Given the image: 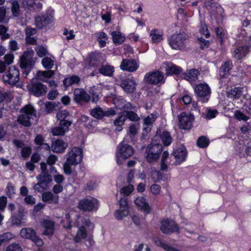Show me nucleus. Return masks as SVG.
Instances as JSON below:
<instances>
[{
	"label": "nucleus",
	"mask_w": 251,
	"mask_h": 251,
	"mask_svg": "<svg viewBox=\"0 0 251 251\" xmlns=\"http://www.w3.org/2000/svg\"><path fill=\"white\" fill-rule=\"evenodd\" d=\"M187 155V151L183 146L175 150L169 157L167 151H164L161 156V170L167 171L168 166L167 163L173 165H177L185 160Z\"/></svg>",
	"instance_id": "f257e3e1"
},
{
	"label": "nucleus",
	"mask_w": 251,
	"mask_h": 251,
	"mask_svg": "<svg viewBox=\"0 0 251 251\" xmlns=\"http://www.w3.org/2000/svg\"><path fill=\"white\" fill-rule=\"evenodd\" d=\"M20 113L17 121L23 126L29 127L36 121V111L31 104L24 106L20 109Z\"/></svg>",
	"instance_id": "f03ea898"
},
{
	"label": "nucleus",
	"mask_w": 251,
	"mask_h": 251,
	"mask_svg": "<svg viewBox=\"0 0 251 251\" xmlns=\"http://www.w3.org/2000/svg\"><path fill=\"white\" fill-rule=\"evenodd\" d=\"M162 146L159 143L151 142L146 148L145 158L150 163H155L157 161L162 151Z\"/></svg>",
	"instance_id": "7ed1b4c3"
},
{
	"label": "nucleus",
	"mask_w": 251,
	"mask_h": 251,
	"mask_svg": "<svg viewBox=\"0 0 251 251\" xmlns=\"http://www.w3.org/2000/svg\"><path fill=\"white\" fill-rule=\"evenodd\" d=\"M186 41V35L183 33L174 34L168 39L171 47L173 49L176 50L184 49Z\"/></svg>",
	"instance_id": "20e7f679"
},
{
	"label": "nucleus",
	"mask_w": 251,
	"mask_h": 251,
	"mask_svg": "<svg viewBox=\"0 0 251 251\" xmlns=\"http://www.w3.org/2000/svg\"><path fill=\"white\" fill-rule=\"evenodd\" d=\"M144 80L151 84L161 85L165 82L164 75L159 71L149 72L145 75Z\"/></svg>",
	"instance_id": "39448f33"
},
{
	"label": "nucleus",
	"mask_w": 251,
	"mask_h": 251,
	"mask_svg": "<svg viewBox=\"0 0 251 251\" xmlns=\"http://www.w3.org/2000/svg\"><path fill=\"white\" fill-rule=\"evenodd\" d=\"M3 79L5 83L15 85L20 80V72L15 66L9 68L8 70L3 75Z\"/></svg>",
	"instance_id": "423d86ee"
},
{
	"label": "nucleus",
	"mask_w": 251,
	"mask_h": 251,
	"mask_svg": "<svg viewBox=\"0 0 251 251\" xmlns=\"http://www.w3.org/2000/svg\"><path fill=\"white\" fill-rule=\"evenodd\" d=\"M134 153L133 148L123 143H120L118 147L117 153L116 154L117 161L120 164V158L126 159L130 157Z\"/></svg>",
	"instance_id": "0eeeda50"
},
{
	"label": "nucleus",
	"mask_w": 251,
	"mask_h": 251,
	"mask_svg": "<svg viewBox=\"0 0 251 251\" xmlns=\"http://www.w3.org/2000/svg\"><path fill=\"white\" fill-rule=\"evenodd\" d=\"M34 55V50L31 49H27L24 51L20 58V67H33L35 61V58L33 57Z\"/></svg>",
	"instance_id": "6e6552de"
},
{
	"label": "nucleus",
	"mask_w": 251,
	"mask_h": 251,
	"mask_svg": "<svg viewBox=\"0 0 251 251\" xmlns=\"http://www.w3.org/2000/svg\"><path fill=\"white\" fill-rule=\"evenodd\" d=\"M98 201L94 198H89L81 200L79 201L78 207L84 211L96 210L98 208Z\"/></svg>",
	"instance_id": "1a4fd4ad"
},
{
	"label": "nucleus",
	"mask_w": 251,
	"mask_h": 251,
	"mask_svg": "<svg viewBox=\"0 0 251 251\" xmlns=\"http://www.w3.org/2000/svg\"><path fill=\"white\" fill-rule=\"evenodd\" d=\"M20 235L22 238L30 239L38 247H41L43 245L42 240L37 236L35 230L31 228H22Z\"/></svg>",
	"instance_id": "9d476101"
},
{
	"label": "nucleus",
	"mask_w": 251,
	"mask_h": 251,
	"mask_svg": "<svg viewBox=\"0 0 251 251\" xmlns=\"http://www.w3.org/2000/svg\"><path fill=\"white\" fill-rule=\"evenodd\" d=\"M178 126L180 128L183 129H190L192 126V123L194 120V116L186 112H182L178 116Z\"/></svg>",
	"instance_id": "9b49d317"
},
{
	"label": "nucleus",
	"mask_w": 251,
	"mask_h": 251,
	"mask_svg": "<svg viewBox=\"0 0 251 251\" xmlns=\"http://www.w3.org/2000/svg\"><path fill=\"white\" fill-rule=\"evenodd\" d=\"M27 88L32 95L37 97L45 95L48 91L47 87L39 82H33L28 85Z\"/></svg>",
	"instance_id": "f8f14e48"
},
{
	"label": "nucleus",
	"mask_w": 251,
	"mask_h": 251,
	"mask_svg": "<svg viewBox=\"0 0 251 251\" xmlns=\"http://www.w3.org/2000/svg\"><path fill=\"white\" fill-rule=\"evenodd\" d=\"M38 183L34 186V189L41 192L46 189L48 185L52 180L51 176L48 174H40L37 176Z\"/></svg>",
	"instance_id": "ddd939ff"
},
{
	"label": "nucleus",
	"mask_w": 251,
	"mask_h": 251,
	"mask_svg": "<svg viewBox=\"0 0 251 251\" xmlns=\"http://www.w3.org/2000/svg\"><path fill=\"white\" fill-rule=\"evenodd\" d=\"M66 160L69 163L78 164L82 158V149L78 147L73 148L66 155Z\"/></svg>",
	"instance_id": "4468645a"
},
{
	"label": "nucleus",
	"mask_w": 251,
	"mask_h": 251,
	"mask_svg": "<svg viewBox=\"0 0 251 251\" xmlns=\"http://www.w3.org/2000/svg\"><path fill=\"white\" fill-rule=\"evenodd\" d=\"M161 231L164 234H171L173 232L180 233L178 225L174 221L168 219L162 221L160 226Z\"/></svg>",
	"instance_id": "2eb2a0df"
},
{
	"label": "nucleus",
	"mask_w": 251,
	"mask_h": 251,
	"mask_svg": "<svg viewBox=\"0 0 251 251\" xmlns=\"http://www.w3.org/2000/svg\"><path fill=\"white\" fill-rule=\"evenodd\" d=\"M119 209L116 210L114 216L116 219L122 220L124 217L127 216L129 213L128 206L127 202V198H122L118 201Z\"/></svg>",
	"instance_id": "dca6fc26"
},
{
	"label": "nucleus",
	"mask_w": 251,
	"mask_h": 251,
	"mask_svg": "<svg viewBox=\"0 0 251 251\" xmlns=\"http://www.w3.org/2000/svg\"><path fill=\"white\" fill-rule=\"evenodd\" d=\"M115 111L112 109L103 110L102 108L97 106L90 111L91 115L95 119H101L104 117H109L115 115Z\"/></svg>",
	"instance_id": "f3484780"
},
{
	"label": "nucleus",
	"mask_w": 251,
	"mask_h": 251,
	"mask_svg": "<svg viewBox=\"0 0 251 251\" xmlns=\"http://www.w3.org/2000/svg\"><path fill=\"white\" fill-rule=\"evenodd\" d=\"M74 96L75 101L79 104L87 103L90 100V95L82 89H75L74 92Z\"/></svg>",
	"instance_id": "a211bd4d"
},
{
	"label": "nucleus",
	"mask_w": 251,
	"mask_h": 251,
	"mask_svg": "<svg viewBox=\"0 0 251 251\" xmlns=\"http://www.w3.org/2000/svg\"><path fill=\"white\" fill-rule=\"evenodd\" d=\"M120 67L123 71L134 72L138 69L139 65L134 59H125L122 61Z\"/></svg>",
	"instance_id": "6ab92c4d"
},
{
	"label": "nucleus",
	"mask_w": 251,
	"mask_h": 251,
	"mask_svg": "<svg viewBox=\"0 0 251 251\" xmlns=\"http://www.w3.org/2000/svg\"><path fill=\"white\" fill-rule=\"evenodd\" d=\"M136 85V83L133 77L123 79L121 83V86L125 92L128 93H131L134 92Z\"/></svg>",
	"instance_id": "aec40b11"
},
{
	"label": "nucleus",
	"mask_w": 251,
	"mask_h": 251,
	"mask_svg": "<svg viewBox=\"0 0 251 251\" xmlns=\"http://www.w3.org/2000/svg\"><path fill=\"white\" fill-rule=\"evenodd\" d=\"M195 92L200 97H206L210 93V88L206 83H200L195 87Z\"/></svg>",
	"instance_id": "412c9836"
},
{
	"label": "nucleus",
	"mask_w": 251,
	"mask_h": 251,
	"mask_svg": "<svg viewBox=\"0 0 251 251\" xmlns=\"http://www.w3.org/2000/svg\"><path fill=\"white\" fill-rule=\"evenodd\" d=\"M42 226L45 229L43 232L44 235L51 236L53 234L54 230V222L51 220H44L41 224Z\"/></svg>",
	"instance_id": "4be33fe9"
},
{
	"label": "nucleus",
	"mask_w": 251,
	"mask_h": 251,
	"mask_svg": "<svg viewBox=\"0 0 251 251\" xmlns=\"http://www.w3.org/2000/svg\"><path fill=\"white\" fill-rule=\"evenodd\" d=\"M233 67L232 62L230 60H227L223 63L220 69L219 75L221 78L226 77Z\"/></svg>",
	"instance_id": "5701e85b"
},
{
	"label": "nucleus",
	"mask_w": 251,
	"mask_h": 251,
	"mask_svg": "<svg viewBox=\"0 0 251 251\" xmlns=\"http://www.w3.org/2000/svg\"><path fill=\"white\" fill-rule=\"evenodd\" d=\"M50 23V18L48 15H39L35 18V24L37 27L40 29Z\"/></svg>",
	"instance_id": "b1692460"
},
{
	"label": "nucleus",
	"mask_w": 251,
	"mask_h": 251,
	"mask_svg": "<svg viewBox=\"0 0 251 251\" xmlns=\"http://www.w3.org/2000/svg\"><path fill=\"white\" fill-rule=\"evenodd\" d=\"M70 126H69V123L63 122L61 124H59L58 126L52 129V134L54 136L63 135L68 130Z\"/></svg>",
	"instance_id": "393cba45"
},
{
	"label": "nucleus",
	"mask_w": 251,
	"mask_h": 251,
	"mask_svg": "<svg viewBox=\"0 0 251 251\" xmlns=\"http://www.w3.org/2000/svg\"><path fill=\"white\" fill-rule=\"evenodd\" d=\"M165 65V69L167 75H178L182 71V69L180 67L173 63H166Z\"/></svg>",
	"instance_id": "a878e982"
},
{
	"label": "nucleus",
	"mask_w": 251,
	"mask_h": 251,
	"mask_svg": "<svg viewBox=\"0 0 251 251\" xmlns=\"http://www.w3.org/2000/svg\"><path fill=\"white\" fill-rule=\"evenodd\" d=\"M200 75V71L198 69H192L187 71L184 74V78L192 83L198 79Z\"/></svg>",
	"instance_id": "bb28decb"
},
{
	"label": "nucleus",
	"mask_w": 251,
	"mask_h": 251,
	"mask_svg": "<svg viewBox=\"0 0 251 251\" xmlns=\"http://www.w3.org/2000/svg\"><path fill=\"white\" fill-rule=\"evenodd\" d=\"M136 206L140 210L149 213L150 207L146 199L143 197H138L134 201Z\"/></svg>",
	"instance_id": "cd10ccee"
},
{
	"label": "nucleus",
	"mask_w": 251,
	"mask_h": 251,
	"mask_svg": "<svg viewBox=\"0 0 251 251\" xmlns=\"http://www.w3.org/2000/svg\"><path fill=\"white\" fill-rule=\"evenodd\" d=\"M67 147V143L61 140H57L52 143L51 148L53 152L61 153L64 152Z\"/></svg>",
	"instance_id": "c85d7f7f"
},
{
	"label": "nucleus",
	"mask_w": 251,
	"mask_h": 251,
	"mask_svg": "<svg viewBox=\"0 0 251 251\" xmlns=\"http://www.w3.org/2000/svg\"><path fill=\"white\" fill-rule=\"evenodd\" d=\"M248 51V46L245 45L239 47L234 50V56L237 59H241L246 55Z\"/></svg>",
	"instance_id": "c756f323"
},
{
	"label": "nucleus",
	"mask_w": 251,
	"mask_h": 251,
	"mask_svg": "<svg viewBox=\"0 0 251 251\" xmlns=\"http://www.w3.org/2000/svg\"><path fill=\"white\" fill-rule=\"evenodd\" d=\"M59 197L54 195L50 192H46L42 194V201L44 202H48L50 203L57 204Z\"/></svg>",
	"instance_id": "7c9ffc66"
},
{
	"label": "nucleus",
	"mask_w": 251,
	"mask_h": 251,
	"mask_svg": "<svg viewBox=\"0 0 251 251\" xmlns=\"http://www.w3.org/2000/svg\"><path fill=\"white\" fill-rule=\"evenodd\" d=\"M70 115V112L66 110H60L57 112L56 115V119L60 121L59 124H61L62 122H68L69 123V126H71L72 124V122L68 119H67L68 117Z\"/></svg>",
	"instance_id": "2f4dec72"
},
{
	"label": "nucleus",
	"mask_w": 251,
	"mask_h": 251,
	"mask_svg": "<svg viewBox=\"0 0 251 251\" xmlns=\"http://www.w3.org/2000/svg\"><path fill=\"white\" fill-rule=\"evenodd\" d=\"M153 242L156 246L163 248L166 251H180L169 244H166L158 237L154 238Z\"/></svg>",
	"instance_id": "473e14b6"
},
{
	"label": "nucleus",
	"mask_w": 251,
	"mask_h": 251,
	"mask_svg": "<svg viewBox=\"0 0 251 251\" xmlns=\"http://www.w3.org/2000/svg\"><path fill=\"white\" fill-rule=\"evenodd\" d=\"M87 233L84 226H82L79 227L76 232L74 240L76 243H80L82 239H84L87 237Z\"/></svg>",
	"instance_id": "72a5a7b5"
},
{
	"label": "nucleus",
	"mask_w": 251,
	"mask_h": 251,
	"mask_svg": "<svg viewBox=\"0 0 251 251\" xmlns=\"http://www.w3.org/2000/svg\"><path fill=\"white\" fill-rule=\"evenodd\" d=\"M150 36L151 38V41L153 43H158L163 40V34L157 29L151 30Z\"/></svg>",
	"instance_id": "f704fd0d"
},
{
	"label": "nucleus",
	"mask_w": 251,
	"mask_h": 251,
	"mask_svg": "<svg viewBox=\"0 0 251 251\" xmlns=\"http://www.w3.org/2000/svg\"><path fill=\"white\" fill-rule=\"evenodd\" d=\"M117 107L120 109L125 111V113L128 110L134 109V107L129 102H126L124 100H118L117 103Z\"/></svg>",
	"instance_id": "c9c22d12"
},
{
	"label": "nucleus",
	"mask_w": 251,
	"mask_h": 251,
	"mask_svg": "<svg viewBox=\"0 0 251 251\" xmlns=\"http://www.w3.org/2000/svg\"><path fill=\"white\" fill-rule=\"evenodd\" d=\"M242 91L243 88L235 87L227 92V96L230 98L238 99L242 96Z\"/></svg>",
	"instance_id": "e433bc0d"
},
{
	"label": "nucleus",
	"mask_w": 251,
	"mask_h": 251,
	"mask_svg": "<svg viewBox=\"0 0 251 251\" xmlns=\"http://www.w3.org/2000/svg\"><path fill=\"white\" fill-rule=\"evenodd\" d=\"M99 72L104 75L111 76L114 72V68L109 65H102L99 69Z\"/></svg>",
	"instance_id": "4c0bfd02"
},
{
	"label": "nucleus",
	"mask_w": 251,
	"mask_h": 251,
	"mask_svg": "<svg viewBox=\"0 0 251 251\" xmlns=\"http://www.w3.org/2000/svg\"><path fill=\"white\" fill-rule=\"evenodd\" d=\"M80 81V78L75 75L65 78L63 80V84L65 87H69L74 84H77Z\"/></svg>",
	"instance_id": "58836bf2"
},
{
	"label": "nucleus",
	"mask_w": 251,
	"mask_h": 251,
	"mask_svg": "<svg viewBox=\"0 0 251 251\" xmlns=\"http://www.w3.org/2000/svg\"><path fill=\"white\" fill-rule=\"evenodd\" d=\"M24 213L22 208L19 209L18 211L15 212L12 217L13 222L16 225H20L23 219Z\"/></svg>",
	"instance_id": "ea45409f"
},
{
	"label": "nucleus",
	"mask_w": 251,
	"mask_h": 251,
	"mask_svg": "<svg viewBox=\"0 0 251 251\" xmlns=\"http://www.w3.org/2000/svg\"><path fill=\"white\" fill-rule=\"evenodd\" d=\"M157 116L156 114H151L147 117H146L144 120V125L147 126V127H144V129L148 130L151 129L150 126H151L153 123L155 121Z\"/></svg>",
	"instance_id": "a19ab883"
},
{
	"label": "nucleus",
	"mask_w": 251,
	"mask_h": 251,
	"mask_svg": "<svg viewBox=\"0 0 251 251\" xmlns=\"http://www.w3.org/2000/svg\"><path fill=\"white\" fill-rule=\"evenodd\" d=\"M160 138L164 146H169L172 142V137L168 131H164L160 135Z\"/></svg>",
	"instance_id": "79ce46f5"
},
{
	"label": "nucleus",
	"mask_w": 251,
	"mask_h": 251,
	"mask_svg": "<svg viewBox=\"0 0 251 251\" xmlns=\"http://www.w3.org/2000/svg\"><path fill=\"white\" fill-rule=\"evenodd\" d=\"M111 35L113 43L115 44H121L125 41V37L122 36L121 33L119 31H113L112 32Z\"/></svg>",
	"instance_id": "37998d69"
},
{
	"label": "nucleus",
	"mask_w": 251,
	"mask_h": 251,
	"mask_svg": "<svg viewBox=\"0 0 251 251\" xmlns=\"http://www.w3.org/2000/svg\"><path fill=\"white\" fill-rule=\"evenodd\" d=\"M11 11L15 17H18L20 15V5L17 0H14L11 3Z\"/></svg>",
	"instance_id": "c03bdc74"
},
{
	"label": "nucleus",
	"mask_w": 251,
	"mask_h": 251,
	"mask_svg": "<svg viewBox=\"0 0 251 251\" xmlns=\"http://www.w3.org/2000/svg\"><path fill=\"white\" fill-rule=\"evenodd\" d=\"M42 64L45 68L50 69L54 65V61L51 58L46 57L42 59Z\"/></svg>",
	"instance_id": "a18cd8bd"
},
{
	"label": "nucleus",
	"mask_w": 251,
	"mask_h": 251,
	"mask_svg": "<svg viewBox=\"0 0 251 251\" xmlns=\"http://www.w3.org/2000/svg\"><path fill=\"white\" fill-rule=\"evenodd\" d=\"M209 140L205 136L200 137L197 142V145L201 148H206L209 145Z\"/></svg>",
	"instance_id": "49530a36"
},
{
	"label": "nucleus",
	"mask_w": 251,
	"mask_h": 251,
	"mask_svg": "<svg viewBox=\"0 0 251 251\" xmlns=\"http://www.w3.org/2000/svg\"><path fill=\"white\" fill-rule=\"evenodd\" d=\"M45 112L47 114L52 113L54 110L56 105L54 103L50 101H47L45 103Z\"/></svg>",
	"instance_id": "de8ad7c7"
},
{
	"label": "nucleus",
	"mask_w": 251,
	"mask_h": 251,
	"mask_svg": "<svg viewBox=\"0 0 251 251\" xmlns=\"http://www.w3.org/2000/svg\"><path fill=\"white\" fill-rule=\"evenodd\" d=\"M14 235L11 232H6L0 235V246L2 242H7L12 239Z\"/></svg>",
	"instance_id": "09e8293b"
},
{
	"label": "nucleus",
	"mask_w": 251,
	"mask_h": 251,
	"mask_svg": "<svg viewBox=\"0 0 251 251\" xmlns=\"http://www.w3.org/2000/svg\"><path fill=\"white\" fill-rule=\"evenodd\" d=\"M35 51L37 54L41 57L45 56L48 53L47 49L42 46H37L35 49Z\"/></svg>",
	"instance_id": "8fccbe9b"
},
{
	"label": "nucleus",
	"mask_w": 251,
	"mask_h": 251,
	"mask_svg": "<svg viewBox=\"0 0 251 251\" xmlns=\"http://www.w3.org/2000/svg\"><path fill=\"white\" fill-rule=\"evenodd\" d=\"M134 189L132 185L129 184L126 187H124L121 189L120 193L125 196H128L133 191Z\"/></svg>",
	"instance_id": "3c124183"
},
{
	"label": "nucleus",
	"mask_w": 251,
	"mask_h": 251,
	"mask_svg": "<svg viewBox=\"0 0 251 251\" xmlns=\"http://www.w3.org/2000/svg\"><path fill=\"white\" fill-rule=\"evenodd\" d=\"M128 134L129 135L130 138H132L137 133L138 126L136 124H133L129 126Z\"/></svg>",
	"instance_id": "603ef678"
},
{
	"label": "nucleus",
	"mask_w": 251,
	"mask_h": 251,
	"mask_svg": "<svg viewBox=\"0 0 251 251\" xmlns=\"http://www.w3.org/2000/svg\"><path fill=\"white\" fill-rule=\"evenodd\" d=\"M6 193L10 198H11L15 193V187L11 182H8L7 185Z\"/></svg>",
	"instance_id": "864d4df0"
},
{
	"label": "nucleus",
	"mask_w": 251,
	"mask_h": 251,
	"mask_svg": "<svg viewBox=\"0 0 251 251\" xmlns=\"http://www.w3.org/2000/svg\"><path fill=\"white\" fill-rule=\"evenodd\" d=\"M125 113L126 115H125L126 116V118H127L131 121H137L139 120V117L134 112L127 111Z\"/></svg>",
	"instance_id": "5fc2aeb1"
},
{
	"label": "nucleus",
	"mask_w": 251,
	"mask_h": 251,
	"mask_svg": "<svg viewBox=\"0 0 251 251\" xmlns=\"http://www.w3.org/2000/svg\"><path fill=\"white\" fill-rule=\"evenodd\" d=\"M73 165H76V164L69 163L68 161L66 160L63 165L64 172L66 175H69L71 174L72 171L71 166Z\"/></svg>",
	"instance_id": "6e6d98bb"
},
{
	"label": "nucleus",
	"mask_w": 251,
	"mask_h": 251,
	"mask_svg": "<svg viewBox=\"0 0 251 251\" xmlns=\"http://www.w3.org/2000/svg\"><path fill=\"white\" fill-rule=\"evenodd\" d=\"M126 120V116L124 115H122L119 116L115 120L114 122V125L120 128L121 126L124 124Z\"/></svg>",
	"instance_id": "4d7b16f0"
},
{
	"label": "nucleus",
	"mask_w": 251,
	"mask_h": 251,
	"mask_svg": "<svg viewBox=\"0 0 251 251\" xmlns=\"http://www.w3.org/2000/svg\"><path fill=\"white\" fill-rule=\"evenodd\" d=\"M32 150L29 147H23L21 151L22 156L24 158H28L31 153Z\"/></svg>",
	"instance_id": "13d9d810"
},
{
	"label": "nucleus",
	"mask_w": 251,
	"mask_h": 251,
	"mask_svg": "<svg viewBox=\"0 0 251 251\" xmlns=\"http://www.w3.org/2000/svg\"><path fill=\"white\" fill-rule=\"evenodd\" d=\"M204 6L209 10L214 11L215 8H217V3L213 2L211 0L206 1L204 3Z\"/></svg>",
	"instance_id": "bf43d9fd"
},
{
	"label": "nucleus",
	"mask_w": 251,
	"mask_h": 251,
	"mask_svg": "<svg viewBox=\"0 0 251 251\" xmlns=\"http://www.w3.org/2000/svg\"><path fill=\"white\" fill-rule=\"evenodd\" d=\"M6 251H22V250L18 244H12L6 248Z\"/></svg>",
	"instance_id": "052dcab7"
},
{
	"label": "nucleus",
	"mask_w": 251,
	"mask_h": 251,
	"mask_svg": "<svg viewBox=\"0 0 251 251\" xmlns=\"http://www.w3.org/2000/svg\"><path fill=\"white\" fill-rule=\"evenodd\" d=\"M7 199L5 196L0 197V212H3L6 207Z\"/></svg>",
	"instance_id": "680f3d73"
},
{
	"label": "nucleus",
	"mask_w": 251,
	"mask_h": 251,
	"mask_svg": "<svg viewBox=\"0 0 251 251\" xmlns=\"http://www.w3.org/2000/svg\"><path fill=\"white\" fill-rule=\"evenodd\" d=\"M235 117L238 120H243L247 121L249 119V117L246 116L244 114L240 111H236L235 113Z\"/></svg>",
	"instance_id": "e2e57ef3"
},
{
	"label": "nucleus",
	"mask_w": 251,
	"mask_h": 251,
	"mask_svg": "<svg viewBox=\"0 0 251 251\" xmlns=\"http://www.w3.org/2000/svg\"><path fill=\"white\" fill-rule=\"evenodd\" d=\"M34 4V0H24L22 2V6L25 8L30 9L33 7Z\"/></svg>",
	"instance_id": "0e129e2a"
},
{
	"label": "nucleus",
	"mask_w": 251,
	"mask_h": 251,
	"mask_svg": "<svg viewBox=\"0 0 251 251\" xmlns=\"http://www.w3.org/2000/svg\"><path fill=\"white\" fill-rule=\"evenodd\" d=\"M37 33V30L31 27H27L25 29V37H31Z\"/></svg>",
	"instance_id": "69168bd1"
},
{
	"label": "nucleus",
	"mask_w": 251,
	"mask_h": 251,
	"mask_svg": "<svg viewBox=\"0 0 251 251\" xmlns=\"http://www.w3.org/2000/svg\"><path fill=\"white\" fill-rule=\"evenodd\" d=\"M14 59V55L12 54H6L4 56V61H3L5 63H6V65L7 66H8L9 65L12 63Z\"/></svg>",
	"instance_id": "338daca9"
},
{
	"label": "nucleus",
	"mask_w": 251,
	"mask_h": 251,
	"mask_svg": "<svg viewBox=\"0 0 251 251\" xmlns=\"http://www.w3.org/2000/svg\"><path fill=\"white\" fill-rule=\"evenodd\" d=\"M161 187L159 185L153 184L151 187V191L153 195H158L160 194Z\"/></svg>",
	"instance_id": "774afa93"
}]
</instances>
